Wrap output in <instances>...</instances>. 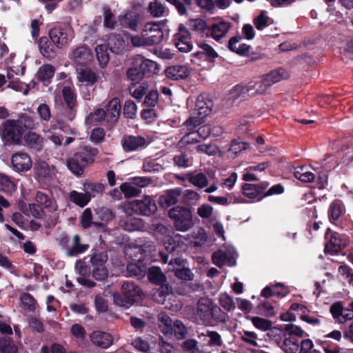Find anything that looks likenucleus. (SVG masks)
<instances>
[{"label": "nucleus", "mask_w": 353, "mask_h": 353, "mask_svg": "<svg viewBox=\"0 0 353 353\" xmlns=\"http://www.w3.org/2000/svg\"><path fill=\"white\" fill-rule=\"evenodd\" d=\"M125 254L132 258L133 262L130 263L126 268L125 276H136L143 278L148 274V278L152 283H154V266L151 265L152 261L143 258V249L141 246L132 245L126 247Z\"/></svg>", "instance_id": "f257e3e1"}, {"label": "nucleus", "mask_w": 353, "mask_h": 353, "mask_svg": "<svg viewBox=\"0 0 353 353\" xmlns=\"http://www.w3.org/2000/svg\"><path fill=\"white\" fill-rule=\"evenodd\" d=\"M168 216L173 221L178 231L185 232L194 225L192 210L190 208L177 205L168 211Z\"/></svg>", "instance_id": "f03ea898"}, {"label": "nucleus", "mask_w": 353, "mask_h": 353, "mask_svg": "<svg viewBox=\"0 0 353 353\" xmlns=\"http://www.w3.org/2000/svg\"><path fill=\"white\" fill-rule=\"evenodd\" d=\"M121 292L124 298L118 292L112 293L114 303L119 307L129 308L142 298L141 289L132 282H124L121 285Z\"/></svg>", "instance_id": "7ed1b4c3"}, {"label": "nucleus", "mask_w": 353, "mask_h": 353, "mask_svg": "<svg viewBox=\"0 0 353 353\" xmlns=\"http://www.w3.org/2000/svg\"><path fill=\"white\" fill-rule=\"evenodd\" d=\"M212 101L204 95H199L196 101L192 116L185 122L187 126L195 128L203 123V119L210 113Z\"/></svg>", "instance_id": "20e7f679"}, {"label": "nucleus", "mask_w": 353, "mask_h": 353, "mask_svg": "<svg viewBox=\"0 0 353 353\" xmlns=\"http://www.w3.org/2000/svg\"><path fill=\"white\" fill-rule=\"evenodd\" d=\"M94 161V154L91 150L84 148L75 153L67 161L69 170L75 175H81L84 169Z\"/></svg>", "instance_id": "39448f33"}, {"label": "nucleus", "mask_w": 353, "mask_h": 353, "mask_svg": "<svg viewBox=\"0 0 353 353\" xmlns=\"http://www.w3.org/2000/svg\"><path fill=\"white\" fill-rule=\"evenodd\" d=\"M0 134L6 144H18L22 139L23 128L18 125L15 120H8L1 128Z\"/></svg>", "instance_id": "423d86ee"}, {"label": "nucleus", "mask_w": 353, "mask_h": 353, "mask_svg": "<svg viewBox=\"0 0 353 353\" xmlns=\"http://www.w3.org/2000/svg\"><path fill=\"white\" fill-rule=\"evenodd\" d=\"M68 57L71 64L78 68L88 64L92 60V54L88 46L80 45L70 50Z\"/></svg>", "instance_id": "0eeeda50"}, {"label": "nucleus", "mask_w": 353, "mask_h": 353, "mask_svg": "<svg viewBox=\"0 0 353 353\" xmlns=\"http://www.w3.org/2000/svg\"><path fill=\"white\" fill-rule=\"evenodd\" d=\"M108 255L105 252H100L93 254L90 261L92 265V273L93 277L98 281H103L108 276V272L105 266Z\"/></svg>", "instance_id": "6e6552de"}, {"label": "nucleus", "mask_w": 353, "mask_h": 353, "mask_svg": "<svg viewBox=\"0 0 353 353\" xmlns=\"http://www.w3.org/2000/svg\"><path fill=\"white\" fill-rule=\"evenodd\" d=\"M224 249L225 250L221 249L213 254V263L219 267H221L225 265L234 266L235 265V259L236 257V253L234 248L231 245H228Z\"/></svg>", "instance_id": "1a4fd4ad"}, {"label": "nucleus", "mask_w": 353, "mask_h": 353, "mask_svg": "<svg viewBox=\"0 0 353 353\" xmlns=\"http://www.w3.org/2000/svg\"><path fill=\"white\" fill-rule=\"evenodd\" d=\"M325 238L328 240L325 247V252L336 253L347 245V241L345 236L330 230H327Z\"/></svg>", "instance_id": "9d476101"}, {"label": "nucleus", "mask_w": 353, "mask_h": 353, "mask_svg": "<svg viewBox=\"0 0 353 353\" xmlns=\"http://www.w3.org/2000/svg\"><path fill=\"white\" fill-rule=\"evenodd\" d=\"M174 45L181 52L187 53L192 50L191 34L183 25L179 26L178 32L174 35Z\"/></svg>", "instance_id": "9b49d317"}, {"label": "nucleus", "mask_w": 353, "mask_h": 353, "mask_svg": "<svg viewBox=\"0 0 353 353\" xmlns=\"http://www.w3.org/2000/svg\"><path fill=\"white\" fill-rule=\"evenodd\" d=\"M148 183L146 178L135 177L121 185L120 189L127 198L137 196L140 193L141 187L145 186Z\"/></svg>", "instance_id": "f8f14e48"}, {"label": "nucleus", "mask_w": 353, "mask_h": 353, "mask_svg": "<svg viewBox=\"0 0 353 353\" xmlns=\"http://www.w3.org/2000/svg\"><path fill=\"white\" fill-rule=\"evenodd\" d=\"M154 23H147L142 31L141 37L134 36L131 37V43L134 47H141L143 46L153 45L154 37Z\"/></svg>", "instance_id": "ddd939ff"}, {"label": "nucleus", "mask_w": 353, "mask_h": 353, "mask_svg": "<svg viewBox=\"0 0 353 353\" xmlns=\"http://www.w3.org/2000/svg\"><path fill=\"white\" fill-rule=\"evenodd\" d=\"M330 312L336 322L341 324L353 319V309L344 307L341 302L333 303Z\"/></svg>", "instance_id": "4468645a"}, {"label": "nucleus", "mask_w": 353, "mask_h": 353, "mask_svg": "<svg viewBox=\"0 0 353 353\" xmlns=\"http://www.w3.org/2000/svg\"><path fill=\"white\" fill-rule=\"evenodd\" d=\"M149 143L150 141L139 136H125L121 141L122 148L126 152L137 151L146 147Z\"/></svg>", "instance_id": "2eb2a0df"}, {"label": "nucleus", "mask_w": 353, "mask_h": 353, "mask_svg": "<svg viewBox=\"0 0 353 353\" xmlns=\"http://www.w3.org/2000/svg\"><path fill=\"white\" fill-rule=\"evenodd\" d=\"M89 338L93 345L103 349L108 348L114 341L111 334L101 330L93 331L90 334Z\"/></svg>", "instance_id": "dca6fc26"}, {"label": "nucleus", "mask_w": 353, "mask_h": 353, "mask_svg": "<svg viewBox=\"0 0 353 353\" xmlns=\"http://www.w3.org/2000/svg\"><path fill=\"white\" fill-rule=\"evenodd\" d=\"M11 162L14 170L19 172H27L32 167V160L30 156L22 152H19L12 156Z\"/></svg>", "instance_id": "f3484780"}, {"label": "nucleus", "mask_w": 353, "mask_h": 353, "mask_svg": "<svg viewBox=\"0 0 353 353\" xmlns=\"http://www.w3.org/2000/svg\"><path fill=\"white\" fill-rule=\"evenodd\" d=\"M119 225L126 231L134 232L141 230L143 223L141 219L126 211L119 221Z\"/></svg>", "instance_id": "a211bd4d"}, {"label": "nucleus", "mask_w": 353, "mask_h": 353, "mask_svg": "<svg viewBox=\"0 0 353 353\" xmlns=\"http://www.w3.org/2000/svg\"><path fill=\"white\" fill-rule=\"evenodd\" d=\"M190 68L185 65L169 66L165 70V76L173 80L183 79L189 76Z\"/></svg>", "instance_id": "6ab92c4d"}, {"label": "nucleus", "mask_w": 353, "mask_h": 353, "mask_svg": "<svg viewBox=\"0 0 353 353\" xmlns=\"http://www.w3.org/2000/svg\"><path fill=\"white\" fill-rule=\"evenodd\" d=\"M49 35L52 41L58 48H62L66 45L70 40L68 30L63 28H53L50 31Z\"/></svg>", "instance_id": "aec40b11"}, {"label": "nucleus", "mask_w": 353, "mask_h": 353, "mask_svg": "<svg viewBox=\"0 0 353 353\" xmlns=\"http://www.w3.org/2000/svg\"><path fill=\"white\" fill-rule=\"evenodd\" d=\"M231 28L230 23L225 21L214 23L211 26V37L219 41L225 37Z\"/></svg>", "instance_id": "412c9836"}, {"label": "nucleus", "mask_w": 353, "mask_h": 353, "mask_svg": "<svg viewBox=\"0 0 353 353\" xmlns=\"http://www.w3.org/2000/svg\"><path fill=\"white\" fill-rule=\"evenodd\" d=\"M243 193L247 197L256 201H261L263 197L265 188L253 184L245 183L243 188Z\"/></svg>", "instance_id": "4be33fe9"}, {"label": "nucleus", "mask_w": 353, "mask_h": 353, "mask_svg": "<svg viewBox=\"0 0 353 353\" xmlns=\"http://www.w3.org/2000/svg\"><path fill=\"white\" fill-rule=\"evenodd\" d=\"M121 111V105L120 101L118 98H113L111 99L107 105V121L110 123H114L119 114Z\"/></svg>", "instance_id": "5701e85b"}, {"label": "nucleus", "mask_w": 353, "mask_h": 353, "mask_svg": "<svg viewBox=\"0 0 353 353\" xmlns=\"http://www.w3.org/2000/svg\"><path fill=\"white\" fill-rule=\"evenodd\" d=\"M62 95L67 106L70 110L68 118L69 120H72L75 116L74 108L76 106V96L72 90L68 86H65L63 88Z\"/></svg>", "instance_id": "b1692460"}, {"label": "nucleus", "mask_w": 353, "mask_h": 353, "mask_svg": "<svg viewBox=\"0 0 353 353\" xmlns=\"http://www.w3.org/2000/svg\"><path fill=\"white\" fill-rule=\"evenodd\" d=\"M77 79L85 85H92L97 80V74L90 68H77Z\"/></svg>", "instance_id": "393cba45"}, {"label": "nucleus", "mask_w": 353, "mask_h": 353, "mask_svg": "<svg viewBox=\"0 0 353 353\" xmlns=\"http://www.w3.org/2000/svg\"><path fill=\"white\" fill-rule=\"evenodd\" d=\"M211 305L212 301L208 299H201L198 302L196 315L203 322L210 320Z\"/></svg>", "instance_id": "a878e982"}, {"label": "nucleus", "mask_w": 353, "mask_h": 353, "mask_svg": "<svg viewBox=\"0 0 353 353\" xmlns=\"http://www.w3.org/2000/svg\"><path fill=\"white\" fill-rule=\"evenodd\" d=\"M139 20L140 17L135 11L128 12L124 15L121 16L119 19L122 26L130 28L132 30H137Z\"/></svg>", "instance_id": "bb28decb"}, {"label": "nucleus", "mask_w": 353, "mask_h": 353, "mask_svg": "<svg viewBox=\"0 0 353 353\" xmlns=\"http://www.w3.org/2000/svg\"><path fill=\"white\" fill-rule=\"evenodd\" d=\"M37 203L43 209L49 212H54L57 210V205L47 194L38 192L36 195Z\"/></svg>", "instance_id": "cd10ccee"}, {"label": "nucleus", "mask_w": 353, "mask_h": 353, "mask_svg": "<svg viewBox=\"0 0 353 353\" xmlns=\"http://www.w3.org/2000/svg\"><path fill=\"white\" fill-rule=\"evenodd\" d=\"M156 290L160 296H170L171 288L166 283L165 276L161 272L159 268L156 266Z\"/></svg>", "instance_id": "c85d7f7f"}, {"label": "nucleus", "mask_w": 353, "mask_h": 353, "mask_svg": "<svg viewBox=\"0 0 353 353\" xmlns=\"http://www.w3.org/2000/svg\"><path fill=\"white\" fill-rule=\"evenodd\" d=\"M69 200L75 205L83 208L91 200V195L88 192H79L76 190H72L69 194Z\"/></svg>", "instance_id": "c756f323"}, {"label": "nucleus", "mask_w": 353, "mask_h": 353, "mask_svg": "<svg viewBox=\"0 0 353 353\" xmlns=\"http://www.w3.org/2000/svg\"><path fill=\"white\" fill-rule=\"evenodd\" d=\"M181 192L179 190H172L167 192L164 195H162L159 198V203L163 208H168L172 205L176 203L178 201V196Z\"/></svg>", "instance_id": "7c9ffc66"}, {"label": "nucleus", "mask_w": 353, "mask_h": 353, "mask_svg": "<svg viewBox=\"0 0 353 353\" xmlns=\"http://www.w3.org/2000/svg\"><path fill=\"white\" fill-rule=\"evenodd\" d=\"M185 239V237L180 234H176L173 236L168 235L165 236L163 245L168 252H172L179 248L181 243H183Z\"/></svg>", "instance_id": "2f4dec72"}, {"label": "nucleus", "mask_w": 353, "mask_h": 353, "mask_svg": "<svg viewBox=\"0 0 353 353\" xmlns=\"http://www.w3.org/2000/svg\"><path fill=\"white\" fill-rule=\"evenodd\" d=\"M241 39V38L237 37L231 38L228 41V48L230 50L237 54H245L248 53L250 47L245 43H240Z\"/></svg>", "instance_id": "473e14b6"}, {"label": "nucleus", "mask_w": 353, "mask_h": 353, "mask_svg": "<svg viewBox=\"0 0 353 353\" xmlns=\"http://www.w3.org/2000/svg\"><path fill=\"white\" fill-rule=\"evenodd\" d=\"M94 50L100 66L105 67L110 60L108 46L105 44L97 45Z\"/></svg>", "instance_id": "72a5a7b5"}, {"label": "nucleus", "mask_w": 353, "mask_h": 353, "mask_svg": "<svg viewBox=\"0 0 353 353\" xmlns=\"http://www.w3.org/2000/svg\"><path fill=\"white\" fill-rule=\"evenodd\" d=\"M248 85L250 90V95H254L255 94H263L270 86V85L268 83V81H266L265 77L263 79L256 82H250Z\"/></svg>", "instance_id": "f704fd0d"}, {"label": "nucleus", "mask_w": 353, "mask_h": 353, "mask_svg": "<svg viewBox=\"0 0 353 353\" xmlns=\"http://www.w3.org/2000/svg\"><path fill=\"white\" fill-rule=\"evenodd\" d=\"M206 337L209 338L208 341L209 346H221L223 344L221 336L216 332L208 330L205 333L199 334V338L201 341H205Z\"/></svg>", "instance_id": "c9c22d12"}, {"label": "nucleus", "mask_w": 353, "mask_h": 353, "mask_svg": "<svg viewBox=\"0 0 353 353\" xmlns=\"http://www.w3.org/2000/svg\"><path fill=\"white\" fill-rule=\"evenodd\" d=\"M39 50L41 54L47 59H51L55 57L53 46L46 37H42L39 43Z\"/></svg>", "instance_id": "e433bc0d"}, {"label": "nucleus", "mask_w": 353, "mask_h": 353, "mask_svg": "<svg viewBox=\"0 0 353 353\" xmlns=\"http://www.w3.org/2000/svg\"><path fill=\"white\" fill-rule=\"evenodd\" d=\"M246 319L250 320L254 327L261 332L270 330L272 325L270 321L261 317L247 316Z\"/></svg>", "instance_id": "4c0bfd02"}, {"label": "nucleus", "mask_w": 353, "mask_h": 353, "mask_svg": "<svg viewBox=\"0 0 353 353\" xmlns=\"http://www.w3.org/2000/svg\"><path fill=\"white\" fill-rule=\"evenodd\" d=\"M288 77L289 74L288 72L282 68L273 70L265 76L266 81H268V83H269L270 86L274 83L288 78Z\"/></svg>", "instance_id": "58836bf2"}, {"label": "nucleus", "mask_w": 353, "mask_h": 353, "mask_svg": "<svg viewBox=\"0 0 353 353\" xmlns=\"http://www.w3.org/2000/svg\"><path fill=\"white\" fill-rule=\"evenodd\" d=\"M279 346L285 353H296L299 349V343L298 340L289 337L285 339Z\"/></svg>", "instance_id": "ea45409f"}, {"label": "nucleus", "mask_w": 353, "mask_h": 353, "mask_svg": "<svg viewBox=\"0 0 353 353\" xmlns=\"http://www.w3.org/2000/svg\"><path fill=\"white\" fill-rule=\"evenodd\" d=\"M34 170L37 176L40 180H44L50 177L52 172L51 168L48 163L44 161L37 162L35 164Z\"/></svg>", "instance_id": "a19ab883"}, {"label": "nucleus", "mask_w": 353, "mask_h": 353, "mask_svg": "<svg viewBox=\"0 0 353 353\" xmlns=\"http://www.w3.org/2000/svg\"><path fill=\"white\" fill-rule=\"evenodd\" d=\"M55 68L50 64L41 66L37 72V77L41 81H45L52 79L54 74Z\"/></svg>", "instance_id": "79ce46f5"}, {"label": "nucleus", "mask_w": 353, "mask_h": 353, "mask_svg": "<svg viewBox=\"0 0 353 353\" xmlns=\"http://www.w3.org/2000/svg\"><path fill=\"white\" fill-rule=\"evenodd\" d=\"M21 307L29 312H34L36 310L37 302L29 294H23L19 300Z\"/></svg>", "instance_id": "37998d69"}, {"label": "nucleus", "mask_w": 353, "mask_h": 353, "mask_svg": "<svg viewBox=\"0 0 353 353\" xmlns=\"http://www.w3.org/2000/svg\"><path fill=\"white\" fill-rule=\"evenodd\" d=\"M109 46L112 52H121L125 48V41L120 35H112L109 38Z\"/></svg>", "instance_id": "c03bdc74"}, {"label": "nucleus", "mask_w": 353, "mask_h": 353, "mask_svg": "<svg viewBox=\"0 0 353 353\" xmlns=\"http://www.w3.org/2000/svg\"><path fill=\"white\" fill-rule=\"evenodd\" d=\"M254 23L257 30H263L272 23V20L268 16L265 11H262L260 14L254 19Z\"/></svg>", "instance_id": "a18cd8bd"}, {"label": "nucleus", "mask_w": 353, "mask_h": 353, "mask_svg": "<svg viewBox=\"0 0 353 353\" xmlns=\"http://www.w3.org/2000/svg\"><path fill=\"white\" fill-rule=\"evenodd\" d=\"M294 175L297 179L305 183L312 182L314 179V174L305 170L304 167L296 168Z\"/></svg>", "instance_id": "49530a36"}, {"label": "nucleus", "mask_w": 353, "mask_h": 353, "mask_svg": "<svg viewBox=\"0 0 353 353\" xmlns=\"http://www.w3.org/2000/svg\"><path fill=\"white\" fill-rule=\"evenodd\" d=\"M159 327L161 332L165 334H171L172 332V320L169 316L164 314H159Z\"/></svg>", "instance_id": "de8ad7c7"}, {"label": "nucleus", "mask_w": 353, "mask_h": 353, "mask_svg": "<svg viewBox=\"0 0 353 353\" xmlns=\"http://www.w3.org/2000/svg\"><path fill=\"white\" fill-rule=\"evenodd\" d=\"M15 189L14 183L8 176L0 174V191L6 193H12Z\"/></svg>", "instance_id": "09e8293b"}, {"label": "nucleus", "mask_w": 353, "mask_h": 353, "mask_svg": "<svg viewBox=\"0 0 353 353\" xmlns=\"http://www.w3.org/2000/svg\"><path fill=\"white\" fill-rule=\"evenodd\" d=\"M219 303L220 305L228 312L234 311L236 307L233 299L227 293H221L220 294Z\"/></svg>", "instance_id": "8fccbe9b"}, {"label": "nucleus", "mask_w": 353, "mask_h": 353, "mask_svg": "<svg viewBox=\"0 0 353 353\" xmlns=\"http://www.w3.org/2000/svg\"><path fill=\"white\" fill-rule=\"evenodd\" d=\"M132 210L144 215H149L150 208L148 202L146 201L136 200L131 203Z\"/></svg>", "instance_id": "3c124183"}, {"label": "nucleus", "mask_w": 353, "mask_h": 353, "mask_svg": "<svg viewBox=\"0 0 353 353\" xmlns=\"http://www.w3.org/2000/svg\"><path fill=\"white\" fill-rule=\"evenodd\" d=\"M73 245L68 251V256H76L78 254L82 253L85 251L88 246L80 243V239L78 235H74L72 238Z\"/></svg>", "instance_id": "603ef678"}, {"label": "nucleus", "mask_w": 353, "mask_h": 353, "mask_svg": "<svg viewBox=\"0 0 353 353\" xmlns=\"http://www.w3.org/2000/svg\"><path fill=\"white\" fill-rule=\"evenodd\" d=\"M153 61L144 59L143 57H137L135 59V66L142 72L143 76L153 66Z\"/></svg>", "instance_id": "864d4df0"}, {"label": "nucleus", "mask_w": 353, "mask_h": 353, "mask_svg": "<svg viewBox=\"0 0 353 353\" xmlns=\"http://www.w3.org/2000/svg\"><path fill=\"white\" fill-rule=\"evenodd\" d=\"M83 190L85 192H88L92 196H94L97 194H101L104 190V186L102 183H84L83 185Z\"/></svg>", "instance_id": "5fc2aeb1"}, {"label": "nucleus", "mask_w": 353, "mask_h": 353, "mask_svg": "<svg viewBox=\"0 0 353 353\" xmlns=\"http://www.w3.org/2000/svg\"><path fill=\"white\" fill-rule=\"evenodd\" d=\"M18 125L21 126L23 128V132L27 129H33L35 128L36 123L32 117L22 114L20 115L17 120H15Z\"/></svg>", "instance_id": "6e6d98bb"}, {"label": "nucleus", "mask_w": 353, "mask_h": 353, "mask_svg": "<svg viewBox=\"0 0 353 353\" xmlns=\"http://www.w3.org/2000/svg\"><path fill=\"white\" fill-rule=\"evenodd\" d=\"M189 181L195 187L203 188L208 184L207 176L203 173H198L189 177Z\"/></svg>", "instance_id": "4d7b16f0"}, {"label": "nucleus", "mask_w": 353, "mask_h": 353, "mask_svg": "<svg viewBox=\"0 0 353 353\" xmlns=\"http://www.w3.org/2000/svg\"><path fill=\"white\" fill-rule=\"evenodd\" d=\"M241 339L246 343L252 345L258 346V335L256 332L252 331L243 330L240 332Z\"/></svg>", "instance_id": "13d9d810"}, {"label": "nucleus", "mask_w": 353, "mask_h": 353, "mask_svg": "<svg viewBox=\"0 0 353 353\" xmlns=\"http://www.w3.org/2000/svg\"><path fill=\"white\" fill-rule=\"evenodd\" d=\"M212 318L220 322H226L228 319L226 313L223 312L219 307L214 305L212 303L210 309V319Z\"/></svg>", "instance_id": "bf43d9fd"}, {"label": "nucleus", "mask_w": 353, "mask_h": 353, "mask_svg": "<svg viewBox=\"0 0 353 353\" xmlns=\"http://www.w3.org/2000/svg\"><path fill=\"white\" fill-rule=\"evenodd\" d=\"M107 117L106 112L102 108L97 109L94 112L90 113L85 119L87 123H92V122H101Z\"/></svg>", "instance_id": "052dcab7"}, {"label": "nucleus", "mask_w": 353, "mask_h": 353, "mask_svg": "<svg viewBox=\"0 0 353 353\" xmlns=\"http://www.w3.org/2000/svg\"><path fill=\"white\" fill-rule=\"evenodd\" d=\"M17 347L8 338L0 340V353H14L17 352Z\"/></svg>", "instance_id": "680f3d73"}, {"label": "nucleus", "mask_w": 353, "mask_h": 353, "mask_svg": "<svg viewBox=\"0 0 353 353\" xmlns=\"http://www.w3.org/2000/svg\"><path fill=\"white\" fill-rule=\"evenodd\" d=\"M214 208L208 203H203L198 207L196 213L203 219H210L213 214Z\"/></svg>", "instance_id": "e2e57ef3"}, {"label": "nucleus", "mask_w": 353, "mask_h": 353, "mask_svg": "<svg viewBox=\"0 0 353 353\" xmlns=\"http://www.w3.org/2000/svg\"><path fill=\"white\" fill-rule=\"evenodd\" d=\"M343 212V206L341 201L333 202L330 208V216L333 220H337Z\"/></svg>", "instance_id": "0e129e2a"}, {"label": "nucleus", "mask_w": 353, "mask_h": 353, "mask_svg": "<svg viewBox=\"0 0 353 353\" xmlns=\"http://www.w3.org/2000/svg\"><path fill=\"white\" fill-rule=\"evenodd\" d=\"M103 12L104 15L103 26L110 29H113L116 23L114 14L108 7H103Z\"/></svg>", "instance_id": "69168bd1"}, {"label": "nucleus", "mask_w": 353, "mask_h": 353, "mask_svg": "<svg viewBox=\"0 0 353 353\" xmlns=\"http://www.w3.org/2000/svg\"><path fill=\"white\" fill-rule=\"evenodd\" d=\"M282 330L289 335H293L299 337H303L305 333L301 327L294 324L284 325L282 327Z\"/></svg>", "instance_id": "338daca9"}, {"label": "nucleus", "mask_w": 353, "mask_h": 353, "mask_svg": "<svg viewBox=\"0 0 353 353\" xmlns=\"http://www.w3.org/2000/svg\"><path fill=\"white\" fill-rule=\"evenodd\" d=\"M258 308L262 315L266 317H272L275 315L274 307L269 302L264 301L259 304Z\"/></svg>", "instance_id": "774afa93"}]
</instances>
